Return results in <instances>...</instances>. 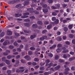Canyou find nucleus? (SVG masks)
<instances>
[{"label":"nucleus","mask_w":75,"mask_h":75,"mask_svg":"<svg viewBox=\"0 0 75 75\" xmlns=\"http://www.w3.org/2000/svg\"><path fill=\"white\" fill-rule=\"evenodd\" d=\"M23 15L24 16H21L22 18H27L28 17V16L27 15H29V13H23Z\"/></svg>","instance_id":"f257e3e1"},{"label":"nucleus","mask_w":75,"mask_h":75,"mask_svg":"<svg viewBox=\"0 0 75 75\" xmlns=\"http://www.w3.org/2000/svg\"><path fill=\"white\" fill-rule=\"evenodd\" d=\"M55 6L56 7L52 6L51 7L52 8V9H57V8H58L60 7V5L59 4H56L55 5Z\"/></svg>","instance_id":"f03ea898"},{"label":"nucleus","mask_w":75,"mask_h":75,"mask_svg":"<svg viewBox=\"0 0 75 75\" xmlns=\"http://www.w3.org/2000/svg\"><path fill=\"white\" fill-rule=\"evenodd\" d=\"M33 8H28L27 9L28 11H30V12H34V13H35V14H38V12H37V11H33Z\"/></svg>","instance_id":"7ed1b4c3"},{"label":"nucleus","mask_w":75,"mask_h":75,"mask_svg":"<svg viewBox=\"0 0 75 75\" xmlns=\"http://www.w3.org/2000/svg\"><path fill=\"white\" fill-rule=\"evenodd\" d=\"M65 71L64 72V74L65 75H67V74H68V71H69V68L68 67L67 68L65 69Z\"/></svg>","instance_id":"20e7f679"},{"label":"nucleus","mask_w":75,"mask_h":75,"mask_svg":"<svg viewBox=\"0 0 75 75\" xmlns=\"http://www.w3.org/2000/svg\"><path fill=\"white\" fill-rule=\"evenodd\" d=\"M62 50H63L62 52L63 53H67V52H68L69 51L68 50H66V48L64 47H62Z\"/></svg>","instance_id":"39448f33"},{"label":"nucleus","mask_w":75,"mask_h":75,"mask_svg":"<svg viewBox=\"0 0 75 75\" xmlns=\"http://www.w3.org/2000/svg\"><path fill=\"white\" fill-rule=\"evenodd\" d=\"M45 3V2L43 1L42 3H40L41 6H42L43 7L45 8V7H47V4H43Z\"/></svg>","instance_id":"423d86ee"},{"label":"nucleus","mask_w":75,"mask_h":75,"mask_svg":"<svg viewBox=\"0 0 75 75\" xmlns=\"http://www.w3.org/2000/svg\"><path fill=\"white\" fill-rule=\"evenodd\" d=\"M7 35H11L12 34V32L10 30H7Z\"/></svg>","instance_id":"0eeeda50"},{"label":"nucleus","mask_w":75,"mask_h":75,"mask_svg":"<svg viewBox=\"0 0 75 75\" xmlns=\"http://www.w3.org/2000/svg\"><path fill=\"white\" fill-rule=\"evenodd\" d=\"M47 38V36H43L41 38H40V41H43L44 39H46Z\"/></svg>","instance_id":"6e6552de"},{"label":"nucleus","mask_w":75,"mask_h":75,"mask_svg":"<svg viewBox=\"0 0 75 75\" xmlns=\"http://www.w3.org/2000/svg\"><path fill=\"white\" fill-rule=\"evenodd\" d=\"M49 67H48V68H50V67H51V66H53V67H55V66H57V64H53L52 63H50L49 64Z\"/></svg>","instance_id":"1a4fd4ad"},{"label":"nucleus","mask_w":75,"mask_h":75,"mask_svg":"<svg viewBox=\"0 0 75 75\" xmlns=\"http://www.w3.org/2000/svg\"><path fill=\"white\" fill-rule=\"evenodd\" d=\"M21 5L20 4L17 5L16 6V8H23V7L21 6Z\"/></svg>","instance_id":"9d476101"},{"label":"nucleus","mask_w":75,"mask_h":75,"mask_svg":"<svg viewBox=\"0 0 75 75\" xmlns=\"http://www.w3.org/2000/svg\"><path fill=\"white\" fill-rule=\"evenodd\" d=\"M6 52H4L3 53V55H8V54L10 52V50H6Z\"/></svg>","instance_id":"9b49d317"},{"label":"nucleus","mask_w":75,"mask_h":75,"mask_svg":"<svg viewBox=\"0 0 75 75\" xmlns=\"http://www.w3.org/2000/svg\"><path fill=\"white\" fill-rule=\"evenodd\" d=\"M10 44V42L8 40L5 41L3 43V45H7V44Z\"/></svg>","instance_id":"f8f14e48"},{"label":"nucleus","mask_w":75,"mask_h":75,"mask_svg":"<svg viewBox=\"0 0 75 75\" xmlns=\"http://www.w3.org/2000/svg\"><path fill=\"white\" fill-rule=\"evenodd\" d=\"M24 58L25 59H28V61H30L31 60V58H30V57H29L28 55L25 56L24 57Z\"/></svg>","instance_id":"ddd939ff"},{"label":"nucleus","mask_w":75,"mask_h":75,"mask_svg":"<svg viewBox=\"0 0 75 75\" xmlns=\"http://www.w3.org/2000/svg\"><path fill=\"white\" fill-rule=\"evenodd\" d=\"M62 50H63L62 47V48H59L57 50V51L58 53L60 52Z\"/></svg>","instance_id":"4468645a"},{"label":"nucleus","mask_w":75,"mask_h":75,"mask_svg":"<svg viewBox=\"0 0 75 75\" xmlns=\"http://www.w3.org/2000/svg\"><path fill=\"white\" fill-rule=\"evenodd\" d=\"M74 59H75V57H72L69 58V61L71 62V61H72L73 60H74Z\"/></svg>","instance_id":"2eb2a0df"},{"label":"nucleus","mask_w":75,"mask_h":75,"mask_svg":"<svg viewBox=\"0 0 75 75\" xmlns=\"http://www.w3.org/2000/svg\"><path fill=\"white\" fill-rule=\"evenodd\" d=\"M29 4V1H27L25 2V3L23 4L24 6H26V5H28Z\"/></svg>","instance_id":"dca6fc26"},{"label":"nucleus","mask_w":75,"mask_h":75,"mask_svg":"<svg viewBox=\"0 0 75 75\" xmlns=\"http://www.w3.org/2000/svg\"><path fill=\"white\" fill-rule=\"evenodd\" d=\"M22 15L21 14H15V16L16 17H20V16H21Z\"/></svg>","instance_id":"f3484780"},{"label":"nucleus","mask_w":75,"mask_h":75,"mask_svg":"<svg viewBox=\"0 0 75 75\" xmlns=\"http://www.w3.org/2000/svg\"><path fill=\"white\" fill-rule=\"evenodd\" d=\"M45 62L46 63V66H48V65H49V64H48L50 62V60L48 59Z\"/></svg>","instance_id":"a211bd4d"},{"label":"nucleus","mask_w":75,"mask_h":75,"mask_svg":"<svg viewBox=\"0 0 75 75\" xmlns=\"http://www.w3.org/2000/svg\"><path fill=\"white\" fill-rule=\"evenodd\" d=\"M59 23V20L58 19H57L54 22V24H58Z\"/></svg>","instance_id":"6ab92c4d"},{"label":"nucleus","mask_w":75,"mask_h":75,"mask_svg":"<svg viewBox=\"0 0 75 75\" xmlns=\"http://www.w3.org/2000/svg\"><path fill=\"white\" fill-rule=\"evenodd\" d=\"M24 25L25 26V27H29L30 26V24L29 23H24Z\"/></svg>","instance_id":"aec40b11"},{"label":"nucleus","mask_w":75,"mask_h":75,"mask_svg":"<svg viewBox=\"0 0 75 75\" xmlns=\"http://www.w3.org/2000/svg\"><path fill=\"white\" fill-rule=\"evenodd\" d=\"M60 68H61V66H60L59 65L55 67L54 69H55V70H57V69H59Z\"/></svg>","instance_id":"412c9836"},{"label":"nucleus","mask_w":75,"mask_h":75,"mask_svg":"<svg viewBox=\"0 0 75 75\" xmlns=\"http://www.w3.org/2000/svg\"><path fill=\"white\" fill-rule=\"evenodd\" d=\"M56 47H57V45H54L53 46L50 47V49H53V48H55Z\"/></svg>","instance_id":"4be33fe9"},{"label":"nucleus","mask_w":75,"mask_h":75,"mask_svg":"<svg viewBox=\"0 0 75 75\" xmlns=\"http://www.w3.org/2000/svg\"><path fill=\"white\" fill-rule=\"evenodd\" d=\"M43 11L45 13H47V12H48V9H43Z\"/></svg>","instance_id":"5701e85b"},{"label":"nucleus","mask_w":75,"mask_h":75,"mask_svg":"<svg viewBox=\"0 0 75 75\" xmlns=\"http://www.w3.org/2000/svg\"><path fill=\"white\" fill-rule=\"evenodd\" d=\"M37 24H34L33 25L32 27L33 28H37Z\"/></svg>","instance_id":"b1692460"},{"label":"nucleus","mask_w":75,"mask_h":75,"mask_svg":"<svg viewBox=\"0 0 75 75\" xmlns=\"http://www.w3.org/2000/svg\"><path fill=\"white\" fill-rule=\"evenodd\" d=\"M57 40L58 41H60L61 40H62L61 38L60 37H58L57 38H56Z\"/></svg>","instance_id":"393cba45"},{"label":"nucleus","mask_w":75,"mask_h":75,"mask_svg":"<svg viewBox=\"0 0 75 75\" xmlns=\"http://www.w3.org/2000/svg\"><path fill=\"white\" fill-rule=\"evenodd\" d=\"M36 37V35H33L30 36V38L31 39H33V38H34Z\"/></svg>","instance_id":"a878e982"},{"label":"nucleus","mask_w":75,"mask_h":75,"mask_svg":"<svg viewBox=\"0 0 75 75\" xmlns=\"http://www.w3.org/2000/svg\"><path fill=\"white\" fill-rule=\"evenodd\" d=\"M38 24L40 25H41L42 24V22L41 21H38Z\"/></svg>","instance_id":"bb28decb"},{"label":"nucleus","mask_w":75,"mask_h":75,"mask_svg":"<svg viewBox=\"0 0 75 75\" xmlns=\"http://www.w3.org/2000/svg\"><path fill=\"white\" fill-rule=\"evenodd\" d=\"M51 72H45L44 73V75H49V74H51Z\"/></svg>","instance_id":"cd10ccee"},{"label":"nucleus","mask_w":75,"mask_h":75,"mask_svg":"<svg viewBox=\"0 0 75 75\" xmlns=\"http://www.w3.org/2000/svg\"><path fill=\"white\" fill-rule=\"evenodd\" d=\"M5 62H6L7 64H10V61L7 60H5Z\"/></svg>","instance_id":"c85d7f7f"},{"label":"nucleus","mask_w":75,"mask_h":75,"mask_svg":"<svg viewBox=\"0 0 75 75\" xmlns=\"http://www.w3.org/2000/svg\"><path fill=\"white\" fill-rule=\"evenodd\" d=\"M4 35V32H3L1 33V34L0 35V37H3V36Z\"/></svg>","instance_id":"c756f323"},{"label":"nucleus","mask_w":75,"mask_h":75,"mask_svg":"<svg viewBox=\"0 0 75 75\" xmlns=\"http://www.w3.org/2000/svg\"><path fill=\"white\" fill-rule=\"evenodd\" d=\"M59 56L58 55H56L55 57V59H56V60H58V59H59Z\"/></svg>","instance_id":"7c9ffc66"},{"label":"nucleus","mask_w":75,"mask_h":75,"mask_svg":"<svg viewBox=\"0 0 75 75\" xmlns=\"http://www.w3.org/2000/svg\"><path fill=\"white\" fill-rule=\"evenodd\" d=\"M51 27H52L51 25H49L47 26V28H48V29H50Z\"/></svg>","instance_id":"2f4dec72"},{"label":"nucleus","mask_w":75,"mask_h":75,"mask_svg":"<svg viewBox=\"0 0 75 75\" xmlns=\"http://www.w3.org/2000/svg\"><path fill=\"white\" fill-rule=\"evenodd\" d=\"M24 71V69H21L20 70V71H17V72H23Z\"/></svg>","instance_id":"473e14b6"},{"label":"nucleus","mask_w":75,"mask_h":75,"mask_svg":"<svg viewBox=\"0 0 75 75\" xmlns=\"http://www.w3.org/2000/svg\"><path fill=\"white\" fill-rule=\"evenodd\" d=\"M48 56L50 57V58H52L53 57V55L52 54L50 53L48 54Z\"/></svg>","instance_id":"72a5a7b5"},{"label":"nucleus","mask_w":75,"mask_h":75,"mask_svg":"<svg viewBox=\"0 0 75 75\" xmlns=\"http://www.w3.org/2000/svg\"><path fill=\"white\" fill-rule=\"evenodd\" d=\"M28 54L29 55H32L33 54V52L31 51H29L28 52Z\"/></svg>","instance_id":"f704fd0d"},{"label":"nucleus","mask_w":75,"mask_h":75,"mask_svg":"<svg viewBox=\"0 0 75 75\" xmlns=\"http://www.w3.org/2000/svg\"><path fill=\"white\" fill-rule=\"evenodd\" d=\"M34 61H35V62H37L39 61V59H38V58H35L34 59Z\"/></svg>","instance_id":"c9c22d12"},{"label":"nucleus","mask_w":75,"mask_h":75,"mask_svg":"<svg viewBox=\"0 0 75 75\" xmlns=\"http://www.w3.org/2000/svg\"><path fill=\"white\" fill-rule=\"evenodd\" d=\"M59 62H61V63L62 62H65V60L61 59H59Z\"/></svg>","instance_id":"e433bc0d"},{"label":"nucleus","mask_w":75,"mask_h":75,"mask_svg":"<svg viewBox=\"0 0 75 75\" xmlns=\"http://www.w3.org/2000/svg\"><path fill=\"white\" fill-rule=\"evenodd\" d=\"M47 31L46 30H43L42 32V34H45V33H47Z\"/></svg>","instance_id":"4c0bfd02"},{"label":"nucleus","mask_w":75,"mask_h":75,"mask_svg":"<svg viewBox=\"0 0 75 75\" xmlns=\"http://www.w3.org/2000/svg\"><path fill=\"white\" fill-rule=\"evenodd\" d=\"M7 58L8 59H11V55H9L8 56H7Z\"/></svg>","instance_id":"58836bf2"},{"label":"nucleus","mask_w":75,"mask_h":75,"mask_svg":"<svg viewBox=\"0 0 75 75\" xmlns=\"http://www.w3.org/2000/svg\"><path fill=\"white\" fill-rule=\"evenodd\" d=\"M73 27V25H70L69 26V29H71Z\"/></svg>","instance_id":"ea45409f"},{"label":"nucleus","mask_w":75,"mask_h":75,"mask_svg":"<svg viewBox=\"0 0 75 75\" xmlns=\"http://www.w3.org/2000/svg\"><path fill=\"white\" fill-rule=\"evenodd\" d=\"M24 33H30V31H29V32H28L26 30H24Z\"/></svg>","instance_id":"a19ab883"},{"label":"nucleus","mask_w":75,"mask_h":75,"mask_svg":"<svg viewBox=\"0 0 75 75\" xmlns=\"http://www.w3.org/2000/svg\"><path fill=\"white\" fill-rule=\"evenodd\" d=\"M1 60L2 61H3V62L5 61H5H6V57H4L2 58Z\"/></svg>","instance_id":"79ce46f5"},{"label":"nucleus","mask_w":75,"mask_h":75,"mask_svg":"<svg viewBox=\"0 0 75 75\" xmlns=\"http://www.w3.org/2000/svg\"><path fill=\"white\" fill-rule=\"evenodd\" d=\"M40 70H44V69H45L44 67H40Z\"/></svg>","instance_id":"37998d69"},{"label":"nucleus","mask_w":75,"mask_h":75,"mask_svg":"<svg viewBox=\"0 0 75 75\" xmlns=\"http://www.w3.org/2000/svg\"><path fill=\"white\" fill-rule=\"evenodd\" d=\"M30 48L31 50H35V48L33 47H30Z\"/></svg>","instance_id":"c03bdc74"},{"label":"nucleus","mask_w":75,"mask_h":75,"mask_svg":"<svg viewBox=\"0 0 75 75\" xmlns=\"http://www.w3.org/2000/svg\"><path fill=\"white\" fill-rule=\"evenodd\" d=\"M13 45H15V46H17V45H18V44L16 42H15L14 43H13Z\"/></svg>","instance_id":"a18cd8bd"},{"label":"nucleus","mask_w":75,"mask_h":75,"mask_svg":"<svg viewBox=\"0 0 75 75\" xmlns=\"http://www.w3.org/2000/svg\"><path fill=\"white\" fill-rule=\"evenodd\" d=\"M71 69L72 71H74V70H75V67H74V66L72 67H71Z\"/></svg>","instance_id":"49530a36"},{"label":"nucleus","mask_w":75,"mask_h":75,"mask_svg":"<svg viewBox=\"0 0 75 75\" xmlns=\"http://www.w3.org/2000/svg\"><path fill=\"white\" fill-rule=\"evenodd\" d=\"M53 1V0H48V2L49 3H52Z\"/></svg>","instance_id":"de8ad7c7"},{"label":"nucleus","mask_w":75,"mask_h":75,"mask_svg":"<svg viewBox=\"0 0 75 75\" xmlns=\"http://www.w3.org/2000/svg\"><path fill=\"white\" fill-rule=\"evenodd\" d=\"M45 63L44 62V63H40V65L41 66H42L43 65H45Z\"/></svg>","instance_id":"09e8293b"},{"label":"nucleus","mask_w":75,"mask_h":75,"mask_svg":"<svg viewBox=\"0 0 75 75\" xmlns=\"http://www.w3.org/2000/svg\"><path fill=\"white\" fill-rule=\"evenodd\" d=\"M7 73L8 74H11V70H8V71H7Z\"/></svg>","instance_id":"8fccbe9b"},{"label":"nucleus","mask_w":75,"mask_h":75,"mask_svg":"<svg viewBox=\"0 0 75 75\" xmlns=\"http://www.w3.org/2000/svg\"><path fill=\"white\" fill-rule=\"evenodd\" d=\"M9 47L10 48V49H13V48H14V47L13 46L11 45L9 46Z\"/></svg>","instance_id":"3c124183"},{"label":"nucleus","mask_w":75,"mask_h":75,"mask_svg":"<svg viewBox=\"0 0 75 75\" xmlns=\"http://www.w3.org/2000/svg\"><path fill=\"white\" fill-rule=\"evenodd\" d=\"M65 43L67 45H69L70 43L69 41H67L65 42Z\"/></svg>","instance_id":"603ef678"},{"label":"nucleus","mask_w":75,"mask_h":75,"mask_svg":"<svg viewBox=\"0 0 75 75\" xmlns=\"http://www.w3.org/2000/svg\"><path fill=\"white\" fill-rule=\"evenodd\" d=\"M69 38H73V35L70 34L69 35Z\"/></svg>","instance_id":"864d4df0"},{"label":"nucleus","mask_w":75,"mask_h":75,"mask_svg":"<svg viewBox=\"0 0 75 75\" xmlns=\"http://www.w3.org/2000/svg\"><path fill=\"white\" fill-rule=\"evenodd\" d=\"M4 65H5V63H2L0 64V67H3Z\"/></svg>","instance_id":"5fc2aeb1"},{"label":"nucleus","mask_w":75,"mask_h":75,"mask_svg":"<svg viewBox=\"0 0 75 75\" xmlns=\"http://www.w3.org/2000/svg\"><path fill=\"white\" fill-rule=\"evenodd\" d=\"M24 21H25V22H28V21H30V19H25Z\"/></svg>","instance_id":"6e6d98bb"},{"label":"nucleus","mask_w":75,"mask_h":75,"mask_svg":"<svg viewBox=\"0 0 75 75\" xmlns=\"http://www.w3.org/2000/svg\"><path fill=\"white\" fill-rule=\"evenodd\" d=\"M20 48L21 49H22V48H24V46H23V45H20Z\"/></svg>","instance_id":"4d7b16f0"},{"label":"nucleus","mask_w":75,"mask_h":75,"mask_svg":"<svg viewBox=\"0 0 75 75\" xmlns=\"http://www.w3.org/2000/svg\"><path fill=\"white\" fill-rule=\"evenodd\" d=\"M17 51L18 52H20L21 51V49L20 48H18L17 49Z\"/></svg>","instance_id":"13d9d810"},{"label":"nucleus","mask_w":75,"mask_h":75,"mask_svg":"<svg viewBox=\"0 0 75 75\" xmlns=\"http://www.w3.org/2000/svg\"><path fill=\"white\" fill-rule=\"evenodd\" d=\"M15 34L16 36L17 37H18V36L19 35V34L18 33H15Z\"/></svg>","instance_id":"bf43d9fd"},{"label":"nucleus","mask_w":75,"mask_h":75,"mask_svg":"<svg viewBox=\"0 0 75 75\" xmlns=\"http://www.w3.org/2000/svg\"><path fill=\"white\" fill-rule=\"evenodd\" d=\"M52 15H53V16H57V14L55 12H53L52 13Z\"/></svg>","instance_id":"052dcab7"},{"label":"nucleus","mask_w":75,"mask_h":75,"mask_svg":"<svg viewBox=\"0 0 75 75\" xmlns=\"http://www.w3.org/2000/svg\"><path fill=\"white\" fill-rule=\"evenodd\" d=\"M64 30L65 31H68V28H67V27H65L64 28Z\"/></svg>","instance_id":"680f3d73"},{"label":"nucleus","mask_w":75,"mask_h":75,"mask_svg":"<svg viewBox=\"0 0 75 75\" xmlns=\"http://www.w3.org/2000/svg\"><path fill=\"white\" fill-rule=\"evenodd\" d=\"M52 21H55L56 20V18L55 17H53L52 18Z\"/></svg>","instance_id":"e2e57ef3"},{"label":"nucleus","mask_w":75,"mask_h":75,"mask_svg":"<svg viewBox=\"0 0 75 75\" xmlns=\"http://www.w3.org/2000/svg\"><path fill=\"white\" fill-rule=\"evenodd\" d=\"M5 38H6V39H11L12 38V37H10L9 38V37L6 36V37Z\"/></svg>","instance_id":"0e129e2a"},{"label":"nucleus","mask_w":75,"mask_h":75,"mask_svg":"<svg viewBox=\"0 0 75 75\" xmlns=\"http://www.w3.org/2000/svg\"><path fill=\"white\" fill-rule=\"evenodd\" d=\"M63 58H67V55H66V54H64L63 55Z\"/></svg>","instance_id":"69168bd1"},{"label":"nucleus","mask_w":75,"mask_h":75,"mask_svg":"<svg viewBox=\"0 0 75 75\" xmlns=\"http://www.w3.org/2000/svg\"><path fill=\"white\" fill-rule=\"evenodd\" d=\"M72 43H73V44H75V39L72 40Z\"/></svg>","instance_id":"338daca9"},{"label":"nucleus","mask_w":75,"mask_h":75,"mask_svg":"<svg viewBox=\"0 0 75 75\" xmlns=\"http://www.w3.org/2000/svg\"><path fill=\"white\" fill-rule=\"evenodd\" d=\"M44 24L46 25L48 24L49 22L48 21H45L44 22Z\"/></svg>","instance_id":"774afa93"}]
</instances>
